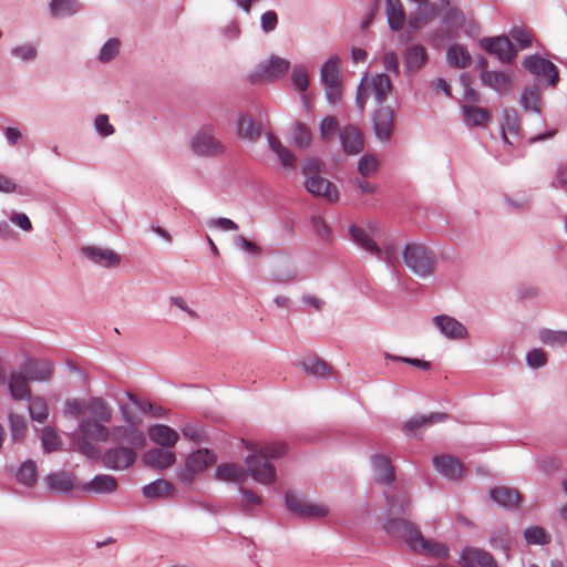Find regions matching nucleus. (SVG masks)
<instances>
[{
	"label": "nucleus",
	"instance_id": "nucleus-52",
	"mask_svg": "<svg viewBox=\"0 0 567 567\" xmlns=\"http://www.w3.org/2000/svg\"><path fill=\"white\" fill-rule=\"evenodd\" d=\"M539 340L550 347H563L567 344V331H555L543 329L539 331Z\"/></svg>",
	"mask_w": 567,
	"mask_h": 567
},
{
	"label": "nucleus",
	"instance_id": "nucleus-26",
	"mask_svg": "<svg viewBox=\"0 0 567 567\" xmlns=\"http://www.w3.org/2000/svg\"><path fill=\"white\" fill-rule=\"evenodd\" d=\"M447 419L449 415L442 412H434L427 415H414L403 424L402 431L406 435L412 436L420 427L430 426L439 422H444Z\"/></svg>",
	"mask_w": 567,
	"mask_h": 567
},
{
	"label": "nucleus",
	"instance_id": "nucleus-46",
	"mask_svg": "<svg viewBox=\"0 0 567 567\" xmlns=\"http://www.w3.org/2000/svg\"><path fill=\"white\" fill-rule=\"evenodd\" d=\"M519 132V118L514 109H506L503 112L502 134L507 144H512L507 134L517 136Z\"/></svg>",
	"mask_w": 567,
	"mask_h": 567
},
{
	"label": "nucleus",
	"instance_id": "nucleus-33",
	"mask_svg": "<svg viewBox=\"0 0 567 567\" xmlns=\"http://www.w3.org/2000/svg\"><path fill=\"white\" fill-rule=\"evenodd\" d=\"M385 13L389 28L392 31H400L405 22V13L401 0H386Z\"/></svg>",
	"mask_w": 567,
	"mask_h": 567
},
{
	"label": "nucleus",
	"instance_id": "nucleus-45",
	"mask_svg": "<svg viewBox=\"0 0 567 567\" xmlns=\"http://www.w3.org/2000/svg\"><path fill=\"white\" fill-rule=\"evenodd\" d=\"M399 252L396 243L389 239L382 244V247L379 246L378 254H372V256L394 268L399 265Z\"/></svg>",
	"mask_w": 567,
	"mask_h": 567
},
{
	"label": "nucleus",
	"instance_id": "nucleus-60",
	"mask_svg": "<svg viewBox=\"0 0 567 567\" xmlns=\"http://www.w3.org/2000/svg\"><path fill=\"white\" fill-rule=\"evenodd\" d=\"M338 130V122L333 116H326L320 124V137L322 141H330Z\"/></svg>",
	"mask_w": 567,
	"mask_h": 567
},
{
	"label": "nucleus",
	"instance_id": "nucleus-53",
	"mask_svg": "<svg viewBox=\"0 0 567 567\" xmlns=\"http://www.w3.org/2000/svg\"><path fill=\"white\" fill-rule=\"evenodd\" d=\"M17 480L25 485L32 486L37 481V465L33 461H25L17 471Z\"/></svg>",
	"mask_w": 567,
	"mask_h": 567
},
{
	"label": "nucleus",
	"instance_id": "nucleus-30",
	"mask_svg": "<svg viewBox=\"0 0 567 567\" xmlns=\"http://www.w3.org/2000/svg\"><path fill=\"white\" fill-rule=\"evenodd\" d=\"M386 506H388V519L391 518H403L402 515H405L410 512L411 508V499L405 494H399L395 496H389L385 494Z\"/></svg>",
	"mask_w": 567,
	"mask_h": 567
},
{
	"label": "nucleus",
	"instance_id": "nucleus-2",
	"mask_svg": "<svg viewBox=\"0 0 567 567\" xmlns=\"http://www.w3.org/2000/svg\"><path fill=\"white\" fill-rule=\"evenodd\" d=\"M383 529L392 538L405 542L411 551L431 558L447 559L449 547L440 542L425 538L419 526L405 518H391L384 522Z\"/></svg>",
	"mask_w": 567,
	"mask_h": 567
},
{
	"label": "nucleus",
	"instance_id": "nucleus-12",
	"mask_svg": "<svg viewBox=\"0 0 567 567\" xmlns=\"http://www.w3.org/2000/svg\"><path fill=\"white\" fill-rule=\"evenodd\" d=\"M394 113L389 106H381L373 116V130L377 138L389 143L393 131Z\"/></svg>",
	"mask_w": 567,
	"mask_h": 567
},
{
	"label": "nucleus",
	"instance_id": "nucleus-64",
	"mask_svg": "<svg viewBox=\"0 0 567 567\" xmlns=\"http://www.w3.org/2000/svg\"><path fill=\"white\" fill-rule=\"evenodd\" d=\"M291 80L299 91H306L309 84V76L306 68L295 66L291 73Z\"/></svg>",
	"mask_w": 567,
	"mask_h": 567
},
{
	"label": "nucleus",
	"instance_id": "nucleus-43",
	"mask_svg": "<svg viewBox=\"0 0 567 567\" xmlns=\"http://www.w3.org/2000/svg\"><path fill=\"white\" fill-rule=\"evenodd\" d=\"M237 132L239 136L254 141L260 136L261 126L251 117L240 114L237 118Z\"/></svg>",
	"mask_w": 567,
	"mask_h": 567
},
{
	"label": "nucleus",
	"instance_id": "nucleus-10",
	"mask_svg": "<svg viewBox=\"0 0 567 567\" xmlns=\"http://www.w3.org/2000/svg\"><path fill=\"white\" fill-rule=\"evenodd\" d=\"M482 49L496 55L502 62H512L517 55V50L507 37L484 38L480 41Z\"/></svg>",
	"mask_w": 567,
	"mask_h": 567
},
{
	"label": "nucleus",
	"instance_id": "nucleus-25",
	"mask_svg": "<svg viewBox=\"0 0 567 567\" xmlns=\"http://www.w3.org/2000/svg\"><path fill=\"white\" fill-rule=\"evenodd\" d=\"M117 487L116 477L109 474H97L91 481L84 483L81 489L86 493L112 494Z\"/></svg>",
	"mask_w": 567,
	"mask_h": 567
},
{
	"label": "nucleus",
	"instance_id": "nucleus-3",
	"mask_svg": "<svg viewBox=\"0 0 567 567\" xmlns=\"http://www.w3.org/2000/svg\"><path fill=\"white\" fill-rule=\"evenodd\" d=\"M404 265L417 277H430L435 268V257L424 245L408 243L402 249Z\"/></svg>",
	"mask_w": 567,
	"mask_h": 567
},
{
	"label": "nucleus",
	"instance_id": "nucleus-4",
	"mask_svg": "<svg viewBox=\"0 0 567 567\" xmlns=\"http://www.w3.org/2000/svg\"><path fill=\"white\" fill-rule=\"evenodd\" d=\"M192 151L202 157H217L225 154V146L216 137L215 127L210 124L203 125L190 140Z\"/></svg>",
	"mask_w": 567,
	"mask_h": 567
},
{
	"label": "nucleus",
	"instance_id": "nucleus-16",
	"mask_svg": "<svg viewBox=\"0 0 567 567\" xmlns=\"http://www.w3.org/2000/svg\"><path fill=\"white\" fill-rule=\"evenodd\" d=\"M176 461V455L171 449L155 447L151 449L143 455L145 466L158 471L171 467Z\"/></svg>",
	"mask_w": 567,
	"mask_h": 567
},
{
	"label": "nucleus",
	"instance_id": "nucleus-34",
	"mask_svg": "<svg viewBox=\"0 0 567 567\" xmlns=\"http://www.w3.org/2000/svg\"><path fill=\"white\" fill-rule=\"evenodd\" d=\"M368 86L372 89L375 101L379 105H382L385 102L392 91L391 79L384 73H379L372 76Z\"/></svg>",
	"mask_w": 567,
	"mask_h": 567
},
{
	"label": "nucleus",
	"instance_id": "nucleus-9",
	"mask_svg": "<svg viewBox=\"0 0 567 567\" xmlns=\"http://www.w3.org/2000/svg\"><path fill=\"white\" fill-rule=\"evenodd\" d=\"M290 66V62L284 58L271 55L267 61L260 62L256 70L249 74L252 83L269 81L285 74Z\"/></svg>",
	"mask_w": 567,
	"mask_h": 567
},
{
	"label": "nucleus",
	"instance_id": "nucleus-5",
	"mask_svg": "<svg viewBox=\"0 0 567 567\" xmlns=\"http://www.w3.org/2000/svg\"><path fill=\"white\" fill-rule=\"evenodd\" d=\"M215 461V455L208 449H199L187 456L184 466L177 468L176 476L182 483L190 484L197 474Z\"/></svg>",
	"mask_w": 567,
	"mask_h": 567
},
{
	"label": "nucleus",
	"instance_id": "nucleus-37",
	"mask_svg": "<svg viewBox=\"0 0 567 567\" xmlns=\"http://www.w3.org/2000/svg\"><path fill=\"white\" fill-rule=\"evenodd\" d=\"M462 113L467 126H484L491 120L488 111L477 106L464 104L462 105Z\"/></svg>",
	"mask_w": 567,
	"mask_h": 567
},
{
	"label": "nucleus",
	"instance_id": "nucleus-63",
	"mask_svg": "<svg viewBox=\"0 0 567 567\" xmlns=\"http://www.w3.org/2000/svg\"><path fill=\"white\" fill-rule=\"evenodd\" d=\"M287 446L284 443H270L260 447L258 451L261 455H265L267 460L279 458L285 455Z\"/></svg>",
	"mask_w": 567,
	"mask_h": 567
},
{
	"label": "nucleus",
	"instance_id": "nucleus-17",
	"mask_svg": "<svg viewBox=\"0 0 567 567\" xmlns=\"http://www.w3.org/2000/svg\"><path fill=\"white\" fill-rule=\"evenodd\" d=\"M81 437L93 440L95 442H106L112 439V429H107L103 422L81 419L78 425Z\"/></svg>",
	"mask_w": 567,
	"mask_h": 567
},
{
	"label": "nucleus",
	"instance_id": "nucleus-50",
	"mask_svg": "<svg viewBox=\"0 0 567 567\" xmlns=\"http://www.w3.org/2000/svg\"><path fill=\"white\" fill-rule=\"evenodd\" d=\"M293 144L300 148H308L312 142L311 131L302 123H296L291 130Z\"/></svg>",
	"mask_w": 567,
	"mask_h": 567
},
{
	"label": "nucleus",
	"instance_id": "nucleus-28",
	"mask_svg": "<svg viewBox=\"0 0 567 567\" xmlns=\"http://www.w3.org/2000/svg\"><path fill=\"white\" fill-rule=\"evenodd\" d=\"M86 414L92 416L91 420L109 423L112 420L113 410L102 398H91L86 400Z\"/></svg>",
	"mask_w": 567,
	"mask_h": 567
},
{
	"label": "nucleus",
	"instance_id": "nucleus-32",
	"mask_svg": "<svg viewBox=\"0 0 567 567\" xmlns=\"http://www.w3.org/2000/svg\"><path fill=\"white\" fill-rule=\"evenodd\" d=\"M350 236L352 240L358 245L361 249L365 250L370 255L378 254L379 245L375 240L370 236L368 230L359 225H351L349 228Z\"/></svg>",
	"mask_w": 567,
	"mask_h": 567
},
{
	"label": "nucleus",
	"instance_id": "nucleus-39",
	"mask_svg": "<svg viewBox=\"0 0 567 567\" xmlns=\"http://www.w3.org/2000/svg\"><path fill=\"white\" fill-rule=\"evenodd\" d=\"M300 367L305 372L316 378H327L331 373V367L318 357L302 359Z\"/></svg>",
	"mask_w": 567,
	"mask_h": 567
},
{
	"label": "nucleus",
	"instance_id": "nucleus-22",
	"mask_svg": "<svg viewBox=\"0 0 567 567\" xmlns=\"http://www.w3.org/2000/svg\"><path fill=\"white\" fill-rule=\"evenodd\" d=\"M483 85L496 91L498 94H507L512 91L513 81L509 74L502 71L483 70L481 72Z\"/></svg>",
	"mask_w": 567,
	"mask_h": 567
},
{
	"label": "nucleus",
	"instance_id": "nucleus-36",
	"mask_svg": "<svg viewBox=\"0 0 567 567\" xmlns=\"http://www.w3.org/2000/svg\"><path fill=\"white\" fill-rule=\"evenodd\" d=\"M446 61L450 66L465 69L472 62L468 50L461 44H452L446 51Z\"/></svg>",
	"mask_w": 567,
	"mask_h": 567
},
{
	"label": "nucleus",
	"instance_id": "nucleus-47",
	"mask_svg": "<svg viewBox=\"0 0 567 567\" xmlns=\"http://www.w3.org/2000/svg\"><path fill=\"white\" fill-rule=\"evenodd\" d=\"M81 4L76 0H52L50 12L55 18L72 16L80 11Z\"/></svg>",
	"mask_w": 567,
	"mask_h": 567
},
{
	"label": "nucleus",
	"instance_id": "nucleus-41",
	"mask_svg": "<svg viewBox=\"0 0 567 567\" xmlns=\"http://www.w3.org/2000/svg\"><path fill=\"white\" fill-rule=\"evenodd\" d=\"M216 478L225 482H243L246 477V471L238 464L226 463L216 467Z\"/></svg>",
	"mask_w": 567,
	"mask_h": 567
},
{
	"label": "nucleus",
	"instance_id": "nucleus-13",
	"mask_svg": "<svg viewBox=\"0 0 567 567\" xmlns=\"http://www.w3.org/2000/svg\"><path fill=\"white\" fill-rule=\"evenodd\" d=\"M82 255L105 268H115L121 264V256L110 248L86 246L82 248Z\"/></svg>",
	"mask_w": 567,
	"mask_h": 567
},
{
	"label": "nucleus",
	"instance_id": "nucleus-7",
	"mask_svg": "<svg viewBox=\"0 0 567 567\" xmlns=\"http://www.w3.org/2000/svg\"><path fill=\"white\" fill-rule=\"evenodd\" d=\"M245 463L246 475H250L256 482L264 485H271L276 482V468L265 455L252 452L246 457Z\"/></svg>",
	"mask_w": 567,
	"mask_h": 567
},
{
	"label": "nucleus",
	"instance_id": "nucleus-35",
	"mask_svg": "<svg viewBox=\"0 0 567 567\" xmlns=\"http://www.w3.org/2000/svg\"><path fill=\"white\" fill-rule=\"evenodd\" d=\"M489 496L499 506L508 508L516 506L520 499L516 489L504 486L491 488Z\"/></svg>",
	"mask_w": 567,
	"mask_h": 567
},
{
	"label": "nucleus",
	"instance_id": "nucleus-40",
	"mask_svg": "<svg viewBox=\"0 0 567 567\" xmlns=\"http://www.w3.org/2000/svg\"><path fill=\"white\" fill-rule=\"evenodd\" d=\"M267 140L270 150L277 155L282 167L293 168L296 162L293 154L271 133L267 134Z\"/></svg>",
	"mask_w": 567,
	"mask_h": 567
},
{
	"label": "nucleus",
	"instance_id": "nucleus-6",
	"mask_svg": "<svg viewBox=\"0 0 567 567\" xmlns=\"http://www.w3.org/2000/svg\"><path fill=\"white\" fill-rule=\"evenodd\" d=\"M287 508L303 518H320L328 515L329 509L323 504L310 503L303 495L288 491L285 495Z\"/></svg>",
	"mask_w": 567,
	"mask_h": 567
},
{
	"label": "nucleus",
	"instance_id": "nucleus-1",
	"mask_svg": "<svg viewBox=\"0 0 567 567\" xmlns=\"http://www.w3.org/2000/svg\"><path fill=\"white\" fill-rule=\"evenodd\" d=\"M111 441L116 445L105 450L101 462L109 470L125 471L137 460V452L144 447L146 437L137 426H113Z\"/></svg>",
	"mask_w": 567,
	"mask_h": 567
},
{
	"label": "nucleus",
	"instance_id": "nucleus-57",
	"mask_svg": "<svg viewBox=\"0 0 567 567\" xmlns=\"http://www.w3.org/2000/svg\"><path fill=\"white\" fill-rule=\"evenodd\" d=\"M121 42L116 38L109 39L101 48L99 60L103 63L113 60L120 52Z\"/></svg>",
	"mask_w": 567,
	"mask_h": 567
},
{
	"label": "nucleus",
	"instance_id": "nucleus-11",
	"mask_svg": "<svg viewBox=\"0 0 567 567\" xmlns=\"http://www.w3.org/2000/svg\"><path fill=\"white\" fill-rule=\"evenodd\" d=\"M305 187L311 195L322 197L329 203H334L339 198L337 187L319 175L308 176L305 181Z\"/></svg>",
	"mask_w": 567,
	"mask_h": 567
},
{
	"label": "nucleus",
	"instance_id": "nucleus-55",
	"mask_svg": "<svg viewBox=\"0 0 567 567\" xmlns=\"http://www.w3.org/2000/svg\"><path fill=\"white\" fill-rule=\"evenodd\" d=\"M10 52L12 56L23 62H32L38 56L37 45L30 42L13 47Z\"/></svg>",
	"mask_w": 567,
	"mask_h": 567
},
{
	"label": "nucleus",
	"instance_id": "nucleus-15",
	"mask_svg": "<svg viewBox=\"0 0 567 567\" xmlns=\"http://www.w3.org/2000/svg\"><path fill=\"white\" fill-rule=\"evenodd\" d=\"M374 481L382 485H391L395 480V468L391 460L383 454L371 455Z\"/></svg>",
	"mask_w": 567,
	"mask_h": 567
},
{
	"label": "nucleus",
	"instance_id": "nucleus-14",
	"mask_svg": "<svg viewBox=\"0 0 567 567\" xmlns=\"http://www.w3.org/2000/svg\"><path fill=\"white\" fill-rule=\"evenodd\" d=\"M22 371L31 381L47 382L53 374V364L45 359L28 358L22 364Z\"/></svg>",
	"mask_w": 567,
	"mask_h": 567
},
{
	"label": "nucleus",
	"instance_id": "nucleus-62",
	"mask_svg": "<svg viewBox=\"0 0 567 567\" xmlns=\"http://www.w3.org/2000/svg\"><path fill=\"white\" fill-rule=\"evenodd\" d=\"M311 226L316 235L321 239L326 241H330L332 238L331 230L326 224V221L320 216H312L311 217Z\"/></svg>",
	"mask_w": 567,
	"mask_h": 567
},
{
	"label": "nucleus",
	"instance_id": "nucleus-20",
	"mask_svg": "<svg viewBox=\"0 0 567 567\" xmlns=\"http://www.w3.org/2000/svg\"><path fill=\"white\" fill-rule=\"evenodd\" d=\"M433 17H436L440 11H443V23L451 29H460L465 23V17L458 8L451 6L450 0H440L432 6Z\"/></svg>",
	"mask_w": 567,
	"mask_h": 567
},
{
	"label": "nucleus",
	"instance_id": "nucleus-61",
	"mask_svg": "<svg viewBox=\"0 0 567 567\" xmlns=\"http://www.w3.org/2000/svg\"><path fill=\"white\" fill-rule=\"evenodd\" d=\"M526 362L532 369L543 368L547 363V354L543 349H533L527 352Z\"/></svg>",
	"mask_w": 567,
	"mask_h": 567
},
{
	"label": "nucleus",
	"instance_id": "nucleus-24",
	"mask_svg": "<svg viewBox=\"0 0 567 567\" xmlns=\"http://www.w3.org/2000/svg\"><path fill=\"white\" fill-rule=\"evenodd\" d=\"M150 440L162 447L172 449L177 443L178 433L168 425L154 424L147 431Z\"/></svg>",
	"mask_w": 567,
	"mask_h": 567
},
{
	"label": "nucleus",
	"instance_id": "nucleus-27",
	"mask_svg": "<svg viewBox=\"0 0 567 567\" xmlns=\"http://www.w3.org/2000/svg\"><path fill=\"white\" fill-rule=\"evenodd\" d=\"M343 151L348 154H358L363 150V138L354 126H347L339 134Z\"/></svg>",
	"mask_w": 567,
	"mask_h": 567
},
{
	"label": "nucleus",
	"instance_id": "nucleus-58",
	"mask_svg": "<svg viewBox=\"0 0 567 567\" xmlns=\"http://www.w3.org/2000/svg\"><path fill=\"white\" fill-rule=\"evenodd\" d=\"M550 186L555 189L567 192V162H560L557 164Z\"/></svg>",
	"mask_w": 567,
	"mask_h": 567
},
{
	"label": "nucleus",
	"instance_id": "nucleus-8",
	"mask_svg": "<svg viewBox=\"0 0 567 567\" xmlns=\"http://www.w3.org/2000/svg\"><path fill=\"white\" fill-rule=\"evenodd\" d=\"M523 66L534 76L545 79L549 86L555 87L559 81L557 66L551 61L538 54L527 56L523 61Z\"/></svg>",
	"mask_w": 567,
	"mask_h": 567
},
{
	"label": "nucleus",
	"instance_id": "nucleus-23",
	"mask_svg": "<svg viewBox=\"0 0 567 567\" xmlns=\"http://www.w3.org/2000/svg\"><path fill=\"white\" fill-rule=\"evenodd\" d=\"M437 329L449 339H464L467 336L466 327L453 317L440 315L434 317Z\"/></svg>",
	"mask_w": 567,
	"mask_h": 567
},
{
	"label": "nucleus",
	"instance_id": "nucleus-48",
	"mask_svg": "<svg viewBox=\"0 0 567 567\" xmlns=\"http://www.w3.org/2000/svg\"><path fill=\"white\" fill-rule=\"evenodd\" d=\"M524 539L528 545H548L551 542V536L545 528L534 525L524 530Z\"/></svg>",
	"mask_w": 567,
	"mask_h": 567
},
{
	"label": "nucleus",
	"instance_id": "nucleus-54",
	"mask_svg": "<svg viewBox=\"0 0 567 567\" xmlns=\"http://www.w3.org/2000/svg\"><path fill=\"white\" fill-rule=\"evenodd\" d=\"M41 442L47 453L58 451L62 444L60 436L51 426H45L42 430Z\"/></svg>",
	"mask_w": 567,
	"mask_h": 567
},
{
	"label": "nucleus",
	"instance_id": "nucleus-29",
	"mask_svg": "<svg viewBox=\"0 0 567 567\" xmlns=\"http://www.w3.org/2000/svg\"><path fill=\"white\" fill-rule=\"evenodd\" d=\"M29 378L25 373H11L9 378V391L14 400L22 401L30 398Z\"/></svg>",
	"mask_w": 567,
	"mask_h": 567
},
{
	"label": "nucleus",
	"instance_id": "nucleus-19",
	"mask_svg": "<svg viewBox=\"0 0 567 567\" xmlns=\"http://www.w3.org/2000/svg\"><path fill=\"white\" fill-rule=\"evenodd\" d=\"M434 468L451 481H458L464 473L463 464L452 455H437L433 457Z\"/></svg>",
	"mask_w": 567,
	"mask_h": 567
},
{
	"label": "nucleus",
	"instance_id": "nucleus-59",
	"mask_svg": "<svg viewBox=\"0 0 567 567\" xmlns=\"http://www.w3.org/2000/svg\"><path fill=\"white\" fill-rule=\"evenodd\" d=\"M64 414L75 419H84L86 414V400H68L64 406Z\"/></svg>",
	"mask_w": 567,
	"mask_h": 567
},
{
	"label": "nucleus",
	"instance_id": "nucleus-44",
	"mask_svg": "<svg viewBox=\"0 0 567 567\" xmlns=\"http://www.w3.org/2000/svg\"><path fill=\"white\" fill-rule=\"evenodd\" d=\"M520 104L525 111L540 114L542 99L539 89L536 85L526 87L522 92Z\"/></svg>",
	"mask_w": 567,
	"mask_h": 567
},
{
	"label": "nucleus",
	"instance_id": "nucleus-51",
	"mask_svg": "<svg viewBox=\"0 0 567 567\" xmlns=\"http://www.w3.org/2000/svg\"><path fill=\"white\" fill-rule=\"evenodd\" d=\"M9 427L11 433V439L14 442H20L24 439L28 425L25 419L21 415L10 413L9 414Z\"/></svg>",
	"mask_w": 567,
	"mask_h": 567
},
{
	"label": "nucleus",
	"instance_id": "nucleus-18",
	"mask_svg": "<svg viewBox=\"0 0 567 567\" xmlns=\"http://www.w3.org/2000/svg\"><path fill=\"white\" fill-rule=\"evenodd\" d=\"M403 60L405 72L408 74L416 73L426 65L429 53L424 45L413 44L404 50Z\"/></svg>",
	"mask_w": 567,
	"mask_h": 567
},
{
	"label": "nucleus",
	"instance_id": "nucleus-56",
	"mask_svg": "<svg viewBox=\"0 0 567 567\" xmlns=\"http://www.w3.org/2000/svg\"><path fill=\"white\" fill-rule=\"evenodd\" d=\"M379 168V161L375 156L365 154L358 162V172L363 177L374 175Z\"/></svg>",
	"mask_w": 567,
	"mask_h": 567
},
{
	"label": "nucleus",
	"instance_id": "nucleus-21",
	"mask_svg": "<svg viewBox=\"0 0 567 567\" xmlns=\"http://www.w3.org/2000/svg\"><path fill=\"white\" fill-rule=\"evenodd\" d=\"M461 564L464 567H498L497 561L488 551L475 547L463 549Z\"/></svg>",
	"mask_w": 567,
	"mask_h": 567
},
{
	"label": "nucleus",
	"instance_id": "nucleus-31",
	"mask_svg": "<svg viewBox=\"0 0 567 567\" xmlns=\"http://www.w3.org/2000/svg\"><path fill=\"white\" fill-rule=\"evenodd\" d=\"M45 481L48 487L58 493H69L78 486L72 475L64 471L49 474Z\"/></svg>",
	"mask_w": 567,
	"mask_h": 567
},
{
	"label": "nucleus",
	"instance_id": "nucleus-49",
	"mask_svg": "<svg viewBox=\"0 0 567 567\" xmlns=\"http://www.w3.org/2000/svg\"><path fill=\"white\" fill-rule=\"evenodd\" d=\"M29 413L32 420L43 423L49 416V406L44 399L34 396L29 398Z\"/></svg>",
	"mask_w": 567,
	"mask_h": 567
},
{
	"label": "nucleus",
	"instance_id": "nucleus-42",
	"mask_svg": "<svg viewBox=\"0 0 567 567\" xmlns=\"http://www.w3.org/2000/svg\"><path fill=\"white\" fill-rule=\"evenodd\" d=\"M174 491L172 483L165 480H156L142 488V493L147 499H156L171 495Z\"/></svg>",
	"mask_w": 567,
	"mask_h": 567
},
{
	"label": "nucleus",
	"instance_id": "nucleus-38",
	"mask_svg": "<svg viewBox=\"0 0 567 567\" xmlns=\"http://www.w3.org/2000/svg\"><path fill=\"white\" fill-rule=\"evenodd\" d=\"M340 59L337 55L329 58L321 66V82L323 85L341 84Z\"/></svg>",
	"mask_w": 567,
	"mask_h": 567
}]
</instances>
